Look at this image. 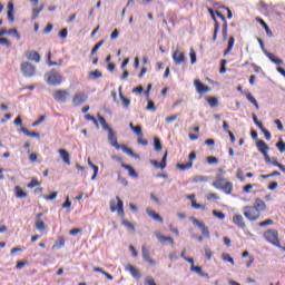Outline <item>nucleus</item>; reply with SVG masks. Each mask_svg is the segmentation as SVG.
<instances>
[{
	"instance_id": "c85d7f7f",
	"label": "nucleus",
	"mask_w": 285,
	"mask_h": 285,
	"mask_svg": "<svg viewBox=\"0 0 285 285\" xmlns=\"http://www.w3.org/2000/svg\"><path fill=\"white\" fill-rule=\"evenodd\" d=\"M235 46V37L230 36L228 39V45H227V49L224 51V55H229V52L233 51V48Z\"/></svg>"
},
{
	"instance_id": "a878e982",
	"label": "nucleus",
	"mask_w": 285,
	"mask_h": 285,
	"mask_svg": "<svg viewBox=\"0 0 285 285\" xmlns=\"http://www.w3.org/2000/svg\"><path fill=\"white\" fill-rule=\"evenodd\" d=\"M21 132L26 135L27 137H35L36 139H39L41 136L37 131H30L26 127H21Z\"/></svg>"
},
{
	"instance_id": "09e8293b",
	"label": "nucleus",
	"mask_w": 285,
	"mask_h": 285,
	"mask_svg": "<svg viewBox=\"0 0 285 285\" xmlns=\"http://www.w3.org/2000/svg\"><path fill=\"white\" fill-rule=\"evenodd\" d=\"M224 179V174H217L216 180L213 183L214 188H219V180Z\"/></svg>"
},
{
	"instance_id": "6e6d98bb",
	"label": "nucleus",
	"mask_w": 285,
	"mask_h": 285,
	"mask_svg": "<svg viewBox=\"0 0 285 285\" xmlns=\"http://www.w3.org/2000/svg\"><path fill=\"white\" fill-rule=\"evenodd\" d=\"M137 142H138L140 146H148V140L144 139V134H141L140 136H138Z\"/></svg>"
},
{
	"instance_id": "473e14b6",
	"label": "nucleus",
	"mask_w": 285,
	"mask_h": 285,
	"mask_svg": "<svg viewBox=\"0 0 285 285\" xmlns=\"http://www.w3.org/2000/svg\"><path fill=\"white\" fill-rule=\"evenodd\" d=\"M88 165L90 166V168H92L94 170V175L91 176V179H96L97 178V175L99 173V167L95 164H92V160H90V158H88Z\"/></svg>"
},
{
	"instance_id": "39448f33",
	"label": "nucleus",
	"mask_w": 285,
	"mask_h": 285,
	"mask_svg": "<svg viewBox=\"0 0 285 285\" xmlns=\"http://www.w3.org/2000/svg\"><path fill=\"white\" fill-rule=\"evenodd\" d=\"M88 101V95L83 91H78L73 95L71 104L72 106H82V104H86Z\"/></svg>"
},
{
	"instance_id": "4468645a",
	"label": "nucleus",
	"mask_w": 285,
	"mask_h": 285,
	"mask_svg": "<svg viewBox=\"0 0 285 285\" xmlns=\"http://www.w3.org/2000/svg\"><path fill=\"white\" fill-rule=\"evenodd\" d=\"M167 159H168V151H165L161 161L157 160H150V164H153L156 168H160V170H164L167 166Z\"/></svg>"
},
{
	"instance_id": "412c9836",
	"label": "nucleus",
	"mask_w": 285,
	"mask_h": 285,
	"mask_svg": "<svg viewBox=\"0 0 285 285\" xmlns=\"http://www.w3.org/2000/svg\"><path fill=\"white\" fill-rule=\"evenodd\" d=\"M256 21L262 26V28H264L267 37H273V31L271 30V27H268L266 21H264V19H262L261 17H256Z\"/></svg>"
},
{
	"instance_id": "7c9ffc66",
	"label": "nucleus",
	"mask_w": 285,
	"mask_h": 285,
	"mask_svg": "<svg viewBox=\"0 0 285 285\" xmlns=\"http://www.w3.org/2000/svg\"><path fill=\"white\" fill-rule=\"evenodd\" d=\"M14 191H16V197H18V199H24V197H28V194L23 191V189H21V187L19 186L14 187Z\"/></svg>"
},
{
	"instance_id": "603ef678",
	"label": "nucleus",
	"mask_w": 285,
	"mask_h": 285,
	"mask_svg": "<svg viewBox=\"0 0 285 285\" xmlns=\"http://www.w3.org/2000/svg\"><path fill=\"white\" fill-rule=\"evenodd\" d=\"M190 271H193L194 273H197V275H202V277L205 276V274L202 273V267L200 266L191 265Z\"/></svg>"
},
{
	"instance_id": "f704fd0d",
	"label": "nucleus",
	"mask_w": 285,
	"mask_h": 285,
	"mask_svg": "<svg viewBox=\"0 0 285 285\" xmlns=\"http://www.w3.org/2000/svg\"><path fill=\"white\" fill-rule=\"evenodd\" d=\"M206 101L210 106V108H217V106H219V100H217L216 97L206 98Z\"/></svg>"
},
{
	"instance_id": "f257e3e1",
	"label": "nucleus",
	"mask_w": 285,
	"mask_h": 285,
	"mask_svg": "<svg viewBox=\"0 0 285 285\" xmlns=\"http://www.w3.org/2000/svg\"><path fill=\"white\" fill-rule=\"evenodd\" d=\"M243 210V215L248 222H257L262 217V213L266 210V203L262 198H256L255 205L245 206Z\"/></svg>"
},
{
	"instance_id": "de8ad7c7",
	"label": "nucleus",
	"mask_w": 285,
	"mask_h": 285,
	"mask_svg": "<svg viewBox=\"0 0 285 285\" xmlns=\"http://www.w3.org/2000/svg\"><path fill=\"white\" fill-rule=\"evenodd\" d=\"M36 186H41V183L37 178H32L31 181L27 185V188H36Z\"/></svg>"
},
{
	"instance_id": "9d476101",
	"label": "nucleus",
	"mask_w": 285,
	"mask_h": 285,
	"mask_svg": "<svg viewBox=\"0 0 285 285\" xmlns=\"http://www.w3.org/2000/svg\"><path fill=\"white\" fill-rule=\"evenodd\" d=\"M194 85H195V88H196L198 95H206V92H210V87L204 85L199 80H195Z\"/></svg>"
},
{
	"instance_id": "f3484780",
	"label": "nucleus",
	"mask_w": 285,
	"mask_h": 285,
	"mask_svg": "<svg viewBox=\"0 0 285 285\" xmlns=\"http://www.w3.org/2000/svg\"><path fill=\"white\" fill-rule=\"evenodd\" d=\"M233 223L238 226V228H246V223L244 222V216L242 214H236L233 216Z\"/></svg>"
},
{
	"instance_id": "338daca9",
	"label": "nucleus",
	"mask_w": 285,
	"mask_h": 285,
	"mask_svg": "<svg viewBox=\"0 0 285 285\" xmlns=\"http://www.w3.org/2000/svg\"><path fill=\"white\" fill-rule=\"evenodd\" d=\"M28 264V261H18L17 262V265H16V268L18 271H20L21 268H23V266H26Z\"/></svg>"
},
{
	"instance_id": "052dcab7",
	"label": "nucleus",
	"mask_w": 285,
	"mask_h": 285,
	"mask_svg": "<svg viewBox=\"0 0 285 285\" xmlns=\"http://www.w3.org/2000/svg\"><path fill=\"white\" fill-rule=\"evenodd\" d=\"M272 224H273V219L268 218V219H266V220H264V222H261V223L258 224V226H259L261 228H264L265 226H272Z\"/></svg>"
},
{
	"instance_id": "ddd939ff",
	"label": "nucleus",
	"mask_w": 285,
	"mask_h": 285,
	"mask_svg": "<svg viewBox=\"0 0 285 285\" xmlns=\"http://www.w3.org/2000/svg\"><path fill=\"white\" fill-rule=\"evenodd\" d=\"M173 59H174L176 66H179V65L186 62V56L184 55V52H181V51H179V50H176V51L173 53Z\"/></svg>"
},
{
	"instance_id": "4d7b16f0",
	"label": "nucleus",
	"mask_w": 285,
	"mask_h": 285,
	"mask_svg": "<svg viewBox=\"0 0 285 285\" xmlns=\"http://www.w3.org/2000/svg\"><path fill=\"white\" fill-rule=\"evenodd\" d=\"M189 57H190V63L197 62V53H195V49H190Z\"/></svg>"
},
{
	"instance_id": "8fccbe9b",
	"label": "nucleus",
	"mask_w": 285,
	"mask_h": 285,
	"mask_svg": "<svg viewBox=\"0 0 285 285\" xmlns=\"http://www.w3.org/2000/svg\"><path fill=\"white\" fill-rule=\"evenodd\" d=\"M276 148L279 150V153H285V142L284 140H279L276 142Z\"/></svg>"
},
{
	"instance_id": "20e7f679",
	"label": "nucleus",
	"mask_w": 285,
	"mask_h": 285,
	"mask_svg": "<svg viewBox=\"0 0 285 285\" xmlns=\"http://www.w3.org/2000/svg\"><path fill=\"white\" fill-rule=\"evenodd\" d=\"M20 70L24 77H35L37 75V67L30 62H22Z\"/></svg>"
},
{
	"instance_id": "393cba45",
	"label": "nucleus",
	"mask_w": 285,
	"mask_h": 285,
	"mask_svg": "<svg viewBox=\"0 0 285 285\" xmlns=\"http://www.w3.org/2000/svg\"><path fill=\"white\" fill-rule=\"evenodd\" d=\"M66 246V238L59 237L56 243L52 245V250H59V248H63Z\"/></svg>"
},
{
	"instance_id": "37998d69",
	"label": "nucleus",
	"mask_w": 285,
	"mask_h": 285,
	"mask_svg": "<svg viewBox=\"0 0 285 285\" xmlns=\"http://www.w3.org/2000/svg\"><path fill=\"white\" fill-rule=\"evenodd\" d=\"M222 35L224 41H226V39H228V22L223 23Z\"/></svg>"
},
{
	"instance_id": "2eb2a0df",
	"label": "nucleus",
	"mask_w": 285,
	"mask_h": 285,
	"mask_svg": "<svg viewBox=\"0 0 285 285\" xmlns=\"http://www.w3.org/2000/svg\"><path fill=\"white\" fill-rule=\"evenodd\" d=\"M125 271H127L128 273H130V275L134 277V279H139V277H141V273L139 272V269H137L135 266H132L131 264H127L125 266Z\"/></svg>"
},
{
	"instance_id": "9b49d317",
	"label": "nucleus",
	"mask_w": 285,
	"mask_h": 285,
	"mask_svg": "<svg viewBox=\"0 0 285 285\" xmlns=\"http://www.w3.org/2000/svg\"><path fill=\"white\" fill-rule=\"evenodd\" d=\"M193 224H195V226H198L203 236L210 237V232L208 230V227H206V224L199 222L196 218L193 219Z\"/></svg>"
},
{
	"instance_id": "680f3d73",
	"label": "nucleus",
	"mask_w": 285,
	"mask_h": 285,
	"mask_svg": "<svg viewBox=\"0 0 285 285\" xmlns=\"http://www.w3.org/2000/svg\"><path fill=\"white\" fill-rule=\"evenodd\" d=\"M102 43H105V41H104V40H100L98 43H96V45L94 46V48L91 49V56L97 53V50H99V47H100Z\"/></svg>"
},
{
	"instance_id": "e2e57ef3",
	"label": "nucleus",
	"mask_w": 285,
	"mask_h": 285,
	"mask_svg": "<svg viewBox=\"0 0 285 285\" xmlns=\"http://www.w3.org/2000/svg\"><path fill=\"white\" fill-rule=\"evenodd\" d=\"M261 130L264 134L265 139H267V141H271V139H272L271 131H268L266 128H264V126H263V129H261Z\"/></svg>"
},
{
	"instance_id": "58836bf2",
	"label": "nucleus",
	"mask_w": 285,
	"mask_h": 285,
	"mask_svg": "<svg viewBox=\"0 0 285 285\" xmlns=\"http://www.w3.org/2000/svg\"><path fill=\"white\" fill-rule=\"evenodd\" d=\"M121 225L128 228L131 233H135V225L126 219L121 222Z\"/></svg>"
},
{
	"instance_id": "5fc2aeb1",
	"label": "nucleus",
	"mask_w": 285,
	"mask_h": 285,
	"mask_svg": "<svg viewBox=\"0 0 285 285\" xmlns=\"http://www.w3.org/2000/svg\"><path fill=\"white\" fill-rule=\"evenodd\" d=\"M179 117V114H175V115H173V116H169V117H166L165 118V121L167 122V124H173V121H177V118Z\"/></svg>"
},
{
	"instance_id": "1a4fd4ad",
	"label": "nucleus",
	"mask_w": 285,
	"mask_h": 285,
	"mask_svg": "<svg viewBox=\"0 0 285 285\" xmlns=\"http://www.w3.org/2000/svg\"><path fill=\"white\" fill-rule=\"evenodd\" d=\"M141 255H142L144 262H148L150 266H155L156 262L150 257V249H148V247L146 246L141 247Z\"/></svg>"
},
{
	"instance_id": "a18cd8bd",
	"label": "nucleus",
	"mask_w": 285,
	"mask_h": 285,
	"mask_svg": "<svg viewBox=\"0 0 285 285\" xmlns=\"http://www.w3.org/2000/svg\"><path fill=\"white\" fill-rule=\"evenodd\" d=\"M252 117H253V121L257 126V128L263 129L264 124L262 121H259V119H257V115L252 114Z\"/></svg>"
},
{
	"instance_id": "49530a36",
	"label": "nucleus",
	"mask_w": 285,
	"mask_h": 285,
	"mask_svg": "<svg viewBox=\"0 0 285 285\" xmlns=\"http://www.w3.org/2000/svg\"><path fill=\"white\" fill-rule=\"evenodd\" d=\"M272 164H273V166H276L277 168H279V170H282V173H285V166L282 165L279 161H277V158H274L272 160Z\"/></svg>"
},
{
	"instance_id": "0e129e2a",
	"label": "nucleus",
	"mask_w": 285,
	"mask_h": 285,
	"mask_svg": "<svg viewBox=\"0 0 285 285\" xmlns=\"http://www.w3.org/2000/svg\"><path fill=\"white\" fill-rule=\"evenodd\" d=\"M47 202H52V199H57V191H52L51 194L45 196Z\"/></svg>"
},
{
	"instance_id": "69168bd1",
	"label": "nucleus",
	"mask_w": 285,
	"mask_h": 285,
	"mask_svg": "<svg viewBox=\"0 0 285 285\" xmlns=\"http://www.w3.org/2000/svg\"><path fill=\"white\" fill-rule=\"evenodd\" d=\"M131 130L132 132H135V135H137V137H139L140 135H144V131H141V126H136Z\"/></svg>"
},
{
	"instance_id": "6e6552de",
	"label": "nucleus",
	"mask_w": 285,
	"mask_h": 285,
	"mask_svg": "<svg viewBox=\"0 0 285 285\" xmlns=\"http://www.w3.org/2000/svg\"><path fill=\"white\" fill-rule=\"evenodd\" d=\"M47 81L50 83V86H59L61 81H63V78L61 75H59V72L52 70L49 72Z\"/></svg>"
},
{
	"instance_id": "13d9d810",
	"label": "nucleus",
	"mask_w": 285,
	"mask_h": 285,
	"mask_svg": "<svg viewBox=\"0 0 285 285\" xmlns=\"http://www.w3.org/2000/svg\"><path fill=\"white\" fill-rule=\"evenodd\" d=\"M206 199H208V202H213V199L217 200L219 199V195H217L216 193H209L207 194Z\"/></svg>"
},
{
	"instance_id": "c756f323",
	"label": "nucleus",
	"mask_w": 285,
	"mask_h": 285,
	"mask_svg": "<svg viewBox=\"0 0 285 285\" xmlns=\"http://www.w3.org/2000/svg\"><path fill=\"white\" fill-rule=\"evenodd\" d=\"M52 59V51H49L47 55V61L49 66H63V60H59L58 62H55Z\"/></svg>"
},
{
	"instance_id": "7ed1b4c3",
	"label": "nucleus",
	"mask_w": 285,
	"mask_h": 285,
	"mask_svg": "<svg viewBox=\"0 0 285 285\" xmlns=\"http://www.w3.org/2000/svg\"><path fill=\"white\" fill-rule=\"evenodd\" d=\"M116 199H117L116 206H115V200H110V212L118 213L119 217H125L126 213L124 212V200H121L119 196H117Z\"/></svg>"
},
{
	"instance_id": "6ab92c4d",
	"label": "nucleus",
	"mask_w": 285,
	"mask_h": 285,
	"mask_svg": "<svg viewBox=\"0 0 285 285\" xmlns=\"http://www.w3.org/2000/svg\"><path fill=\"white\" fill-rule=\"evenodd\" d=\"M217 190H223L225 195H233V184L230 181H225L222 187H216Z\"/></svg>"
},
{
	"instance_id": "0eeeda50",
	"label": "nucleus",
	"mask_w": 285,
	"mask_h": 285,
	"mask_svg": "<svg viewBox=\"0 0 285 285\" xmlns=\"http://www.w3.org/2000/svg\"><path fill=\"white\" fill-rule=\"evenodd\" d=\"M208 12L213 21L215 22L213 41H217V35H219V28H220L219 21L217 20V11L213 10L212 8H208Z\"/></svg>"
},
{
	"instance_id": "e433bc0d",
	"label": "nucleus",
	"mask_w": 285,
	"mask_h": 285,
	"mask_svg": "<svg viewBox=\"0 0 285 285\" xmlns=\"http://www.w3.org/2000/svg\"><path fill=\"white\" fill-rule=\"evenodd\" d=\"M222 259H223V262H228L229 264H232V266H235V259H233V258L230 257V254H228V253H223V254H222Z\"/></svg>"
},
{
	"instance_id": "b1692460",
	"label": "nucleus",
	"mask_w": 285,
	"mask_h": 285,
	"mask_svg": "<svg viewBox=\"0 0 285 285\" xmlns=\"http://www.w3.org/2000/svg\"><path fill=\"white\" fill-rule=\"evenodd\" d=\"M62 161L70 166V154L66 149H59L58 150Z\"/></svg>"
},
{
	"instance_id": "f8f14e48",
	"label": "nucleus",
	"mask_w": 285,
	"mask_h": 285,
	"mask_svg": "<svg viewBox=\"0 0 285 285\" xmlns=\"http://www.w3.org/2000/svg\"><path fill=\"white\" fill-rule=\"evenodd\" d=\"M107 132L110 145L114 146V148H116L117 150H119L121 146H119V142L117 141V134H115L112 129H109Z\"/></svg>"
},
{
	"instance_id": "f03ea898",
	"label": "nucleus",
	"mask_w": 285,
	"mask_h": 285,
	"mask_svg": "<svg viewBox=\"0 0 285 285\" xmlns=\"http://www.w3.org/2000/svg\"><path fill=\"white\" fill-rule=\"evenodd\" d=\"M264 239L276 246V248H282V243L279 242V232L277 229H267L263 234Z\"/></svg>"
},
{
	"instance_id": "c9c22d12",
	"label": "nucleus",
	"mask_w": 285,
	"mask_h": 285,
	"mask_svg": "<svg viewBox=\"0 0 285 285\" xmlns=\"http://www.w3.org/2000/svg\"><path fill=\"white\" fill-rule=\"evenodd\" d=\"M267 57H268L269 60H272L273 63H276V66H282V63H284V60L277 58L273 53H267Z\"/></svg>"
},
{
	"instance_id": "2f4dec72",
	"label": "nucleus",
	"mask_w": 285,
	"mask_h": 285,
	"mask_svg": "<svg viewBox=\"0 0 285 285\" xmlns=\"http://www.w3.org/2000/svg\"><path fill=\"white\" fill-rule=\"evenodd\" d=\"M98 121L100 122V126H102L104 130H111L112 128H110V126L108 125V122H106V118H104L102 116H100L99 114L97 115Z\"/></svg>"
},
{
	"instance_id": "72a5a7b5",
	"label": "nucleus",
	"mask_w": 285,
	"mask_h": 285,
	"mask_svg": "<svg viewBox=\"0 0 285 285\" xmlns=\"http://www.w3.org/2000/svg\"><path fill=\"white\" fill-rule=\"evenodd\" d=\"M246 99H248V101L253 104V106H255L256 110H259V104L257 102V99L253 97V94L250 92L246 94Z\"/></svg>"
},
{
	"instance_id": "bf43d9fd",
	"label": "nucleus",
	"mask_w": 285,
	"mask_h": 285,
	"mask_svg": "<svg viewBox=\"0 0 285 285\" xmlns=\"http://www.w3.org/2000/svg\"><path fill=\"white\" fill-rule=\"evenodd\" d=\"M236 177L237 179H239L240 181H246V177L244 176V170L238 169L236 173Z\"/></svg>"
},
{
	"instance_id": "864d4df0",
	"label": "nucleus",
	"mask_w": 285,
	"mask_h": 285,
	"mask_svg": "<svg viewBox=\"0 0 285 285\" xmlns=\"http://www.w3.org/2000/svg\"><path fill=\"white\" fill-rule=\"evenodd\" d=\"M119 97H120V99H121V102H122L124 107H125V108H128V106H130V99L124 97L122 94H119Z\"/></svg>"
},
{
	"instance_id": "4c0bfd02",
	"label": "nucleus",
	"mask_w": 285,
	"mask_h": 285,
	"mask_svg": "<svg viewBox=\"0 0 285 285\" xmlns=\"http://www.w3.org/2000/svg\"><path fill=\"white\" fill-rule=\"evenodd\" d=\"M35 224H36L37 230H41V232L46 230V223L43 220L36 219Z\"/></svg>"
},
{
	"instance_id": "79ce46f5",
	"label": "nucleus",
	"mask_w": 285,
	"mask_h": 285,
	"mask_svg": "<svg viewBox=\"0 0 285 285\" xmlns=\"http://www.w3.org/2000/svg\"><path fill=\"white\" fill-rule=\"evenodd\" d=\"M120 148L122 153L129 155V157H135V153L132 151V149L128 148L126 145H121Z\"/></svg>"
},
{
	"instance_id": "a19ab883",
	"label": "nucleus",
	"mask_w": 285,
	"mask_h": 285,
	"mask_svg": "<svg viewBox=\"0 0 285 285\" xmlns=\"http://www.w3.org/2000/svg\"><path fill=\"white\" fill-rule=\"evenodd\" d=\"M176 167L179 168V170H188L193 168V163L177 164Z\"/></svg>"
},
{
	"instance_id": "dca6fc26",
	"label": "nucleus",
	"mask_w": 285,
	"mask_h": 285,
	"mask_svg": "<svg viewBox=\"0 0 285 285\" xmlns=\"http://www.w3.org/2000/svg\"><path fill=\"white\" fill-rule=\"evenodd\" d=\"M256 148H257L258 153H261L262 155H266V153H268V150H271V147H268V145L264 140H257Z\"/></svg>"
},
{
	"instance_id": "aec40b11",
	"label": "nucleus",
	"mask_w": 285,
	"mask_h": 285,
	"mask_svg": "<svg viewBox=\"0 0 285 285\" xmlns=\"http://www.w3.org/2000/svg\"><path fill=\"white\" fill-rule=\"evenodd\" d=\"M146 213H147V215L150 216L151 219H154L155 222H159L160 224H164V218H163L159 214H157L155 210H153L150 207H148V208L146 209Z\"/></svg>"
},
{
	"instance_id": "bb28decb",
	"label": "nucleus",
	"mask_w": 285,
	"mask_h": 285,
	"mask_svg": "<svg viewBox=\"0 0 285 285\" xmlns=\"http://www.w3.org/2000/svg\"><path fill=\"white\" fill-rule=\"evenodd\" d=\"M191 181L193 184H206V181H208V176L197 175L193 177Z\"/></svg>"
},
{
	"instance_id": "cd10ccee",
	"label": "nucleus",
	"mask_w": 285,
	"mask_h": 285,
	"mask_svg": "<svg viewBox=\"0 0 285 285\" xmlns=\"http://www.w3.org/2000/svg\"><path fill=\"white\" fill-rule=\"evenodd\" d=\"M121 168L128 170L129 177H138L137 171L135 170V168H132V166L121 163Z\"/></svg>"
},
{
	"instance_id": "774afa93",
	"label": "nucleus",
	"mask_w": 285,
	"mask_h": 285,
	"mask_svg": "<svg viewBox=\"0 0 285 285\" xmlns=\"http://www.w3.org/2000/svg\"><path fill=\"white\" fill-rule=\"evenodd\" d=\"M207 163L219 164V159H217V157H215V156H209V157H207Z\"/></svg>"
},
{
	"instance_id": "3c124183",
	"label": "nucleus",
	"mask_w": 285,
	"mask_h": 285,
	"mask_svg": "<svg viewBox=\"0 0 285 285\" xmlns=\"http://www.w3.org/2000/svg\"><path fill=\"white\" fill-rule=\"evenodd\" d=\"M154 148L157 153H159V150H161V141L159 140V138L154 139Z\"/></svg>"
},
{
	"instance_id": "423d86ee",
	"label": "nucleus",
	"mask_w": 285,
	"mask_h": 285,
	"mask_svg": "<svg viewBox=\"0 0 285 285\" xmlns=\"http://www.w3.org/2000/svg\"><path fill=\"white\" fill-rule=\"evenodd\" d=\"M52 96H53V99L56 101H58L59 104H66V100L70 96V91L57 89V90L53 91Z\"/></svg>"
},
{
	"instance_id": "ea45409f",
	"label": "nucleus",
	"mask_w": 285,
	"mask_h": 285,
	"mask_svg": "<svg viewBox=\"0 0 285 285\" xmlns=\"http://www.w3.org/2000/svg\"><path fill=\"white\" fill-rule=\"evenodd\" d=\"M279 175H282L279 171L274 170L271 174L267 175H261V179H268L271 177H279Z\"/></svg>"
},
{
	"instance_id": "4be33fe9",
	"label": "nucleus",
	"mask_w": 285,
	"mask_h": 285,
	"mask_svg": "<svg viewBox=\"0 0 285 285\" xmlns=\"http://www.w3.org/2000/svg\"><path fill=\"white\" fill-rule=\"evenodd\" d=\"M156 237L160 242V244H166V242H169L171 244V246H173V244H175V239H173V237L164 236L159 232H156Z\"/></svg>"
},
{
	"instance_id": "5701e85b",
	"label": "nucleus",
	"mask_w": 285,
	"mask_h": 285,
	"mask_svg": "<svg viewBox=\"0 0 285 285\" xmlns=\"http://www.w3.org/2000/svg\"><path fill=\"white\" fill-rule=\"evenodd\" d=\"M187 199L191 200V208H195L196 210H199V209L204 210V208H206V206L200 205L197 203V200H195V194L187 195Z\"/></svg>"
},
{
	"instance_id": "a211bd4d",
	"label": "nucleus",
	"mask_w": 285,
	"mask_h": 285,
	"mask_svg": "<svg viewBox=\"0 0 285 285\" xmlns=\"http://www.w3.org/2000/svg\"><path fill=\"white\" fill-rule=\"evenodd\" d=\"M26 57L29 61H35L36 63H39V61H41V56L35 50L27 52Z\"/></svg>"
},
{
	"instance_id": "c03bdc74",
	"label": "nucleus",
	"mask_w": 285,
	"mask_h": 285,
	"mask_svg": "<svg viewBox=\"0 0 285 285\" xmlns=\"http://www.w3.org/2000/svg\"><path fill=\"white\" fill-rule=\"evenodd\" d=\"M214 217H217V219L224 220L226 219V214L224 212L213 210Z\"/></svg>"
}]
</instances>
